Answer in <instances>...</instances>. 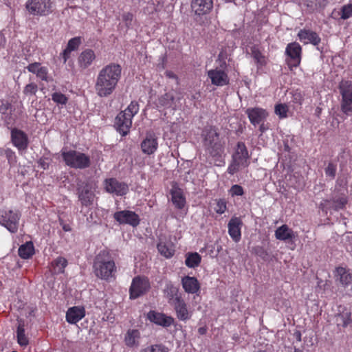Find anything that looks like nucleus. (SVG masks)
<instances>
[{"label":"nucleus","mask_w":352,"mask_h":352,"mask_svg":"<svg viewBox=\"0 0 352 352\" xmlns=\"http://www.w3.org/2000/svg\"><path fill=\"white\" fill-rule=\"evenodd\" d=\"M12 107V105L10 103L6 102H2L1 105L0 106V113L2 114H7L8 110H10Z\"/></svg>","instance_id":"obj_57"},{"label":"nucleus","mask_w":352,"mask_h":352,"mask_svg":"<svg viewBox=\"0 0 352 352\" xmlns=\"http://www.w3.org/2000/svg\"><path fill=\"white\" fill-rule=\"evenodd\" d=\"M55 273L60 274L64 272L65 267L67 265V261L63 257H58L52 263Z\"/></svg>","instance_id":"obj_40"},{"label":"nucleus","mask_w":352,"mask_h":352,"mask_svg":"<svg viewBox=\"0 0 352 352\" xmlns=\"http://www.w3.org/2000/svg\"><path fill=\"white\" fill-rule=\"evenodd\" d=\"M24 322L22 320H18V326L16 329L17 342L21 346L28 344V339L25 334Z\"/></svg>","instance_id":"obj_36"},{"label":"nucleus","mask_w":352,"mask_h":352,"mask_svg":"<svg viewBox=\"0 0 352 352\" xmlns=\"http://www.w3.org/2000/svg\"><path fill=\"white\" fill-rule=\"evenodd\" d=\"M113 218L120 224H129L133 227L140 223V218L135 212L121 210L114 213Z\"/></svg>","instance_id":"obj_13"},{"label":"nucleus","mask_w":352,"mask_h":352,"mask_svg":"<svg viewBox=\"0 0 352 352\" xmlns=\"http://www.w3.org/2000/svg\"><path fill=\"white\" fill-rule=\"evenodd\" d=\"M191 8L195 14L204 15L209 13L213 8V1L212 0H192Z\"/></svg>","instance_id":"obj_19"},{"label":"nucleus","mask_w":352,"mask_h":352,"mask_svg":"<svg viewBox=\"0 0 352 352\" xmlns=\"http://www.w3.org/2000/svg\"><path fill=\"white\" fill-rule=\"evenodd\" d=\"M182 285L184 291L188 294H195L200 289V285L195 277L184 276L182 279Z\"/></svg>","instance_id":"obj_29"},{"label":"nucleus","mask_w":352,"mask_h":352,"mask_svg":"<svg viewBox=\"0 0 352 352\" xmlns=\"http://www.w3.org/2000/svg\"><path fill=\"white\" fill-rule=\"evenodd\" d=\"M34 245L32 242H27L21 245L19 248L18 253L21 258L27 259L30 258L34 254Z\"/></svg>","instance_id":"obj_37"},{"label":"nucleus","mask_w":352,"mask_h":352,"mask_svg":"<svg viewBox=\"0 0 352 352\" xmlns=\"http://www.w3.org/2000/svg\"><path fill=\"white\" fill-rule=\"evenodd\" d=\"M240 167H242L241 165L232 160V163L228 166V173L230 175H234L239 171Z\"/></svg>","instance_id":"obj_52"},{"label":"nucleus","mask_w":352,"mask_h":352,"mask_svg":"<svg viewBox=\"0 0 352 352\" xmlns=\"http://www.w3.org/2000/svg\"><path fill=\"white\" fill-rule=\"evenodd\" d=\"M243 222L239 217H232L228 224V233L230 237L235 242H238L241 239V228Z\"/></svg>","instance_id":"obj_22"},{"label":"nucleus","mask_w":352,"mask_h":352,"mask_svg":"<svg viewBox=\"0 0 352 352\" xmlns=\"http://www.w3.org/2000/svg\"><path fill=\"white\" fill-rule=\"evenodd\" d=\"M96 58L94 52L91 49H87L82 52L78 56V63L81 69H87Z\"/></svg>","instance_id":"obj_30"},{"label":"nucleus","mask_w":352,"mask_h":352,"mask_svg":"<svg viewBox=\"0 0 352 352\" xmlns=\"http://www.w3.org/2000/svg\"><path fill=\"white\" fill-rule=\"evenodd\" d=\"M230 193L232 196H241L243 195L244 192L243 188L237 184L232 186L230 189Z\"/></svg>","instance_id":"obj_50"},{"label":"nucleus","mask_w":352,"mask_h":352,"mask_svg":"<svg viewBox=\"0 0 352 352\" xmlns=\"http://www.w3.org/2000/svg\"><path fill=\"white\" fill-rule=\"evenodd\" d=\"M157 138L154 133H148L141 143L142 151L147 155L153 154L157 148Z\"/></svg>","instance_id":"obj_23"},{"label":"nucleus","mask_w":352,"mask_h":352,"mask_svg":"<svg viewBox=\"0 0 352 352\" xmlns=\"http://www.w3.org/2000/svg\"><path fill=\"white\" fill-rule=\"evenodd\" d=\"M52 99L57 104H65L67 102V98L60 92H55L52 95Z\"/></svg>","instance_id":"obj_45"},{"label":"nucleus","mask_w":352,"mask_h":352,"mask_svg":"<svg viewBox=\"0 0 352 352\" xmlns=\"http://www.w3.org/2000/svg\"><path fill=\"white\" fill-rule=\"evenodd\" d=\"M140 333L137 329H129L125 334L124 342L127 346L134 347L140 344Z\"/></svg>","instance_id":"obj_32"},{"label":"nucleus","mask_w":352,"mask_h":352,"mask_svg":"<svg viewBox=\"0 0 352 352\" xmlns=\"http://www.w3.org/2000/svg\"><path fill=\"white\" fill-rule=\"evenodd\" d=\"M150 288L148 280L139 276L133 279L129 289L130 298L135 299L146 293Z\"/></svg>","instance_id":"obj_11"},{"label":"nucleus","mask_w":352,"mask_h":352,"mask_svg":"<svg viewBox=\"0 0 352 352\" xmlns=\"http://www.w3.org/2000/svg\"><path fill=\"white\" fill-rule=\"evenodd\" d=\"M208 76L211 79L212 84L216 86H224L229 84L227 74L221 69H211L208 72Z\"/></svg>","instance_id":"obj_21"},{"label":"nucleus","mask_w":352,"mask_h":352,"mask_svg":"<svg viewBox=\"0 0 352 352\" xmlns=\"http://www.w3.org/2000/svg\"><path fill=\"white\" fill-rule=\"evenodd\" d=\"M287 106L283 104H279L275 107V113L280 116L281 118L287 116Z\"/></svg>","instance_id":"obj_49"},{"label":"nucleus","mask_w":352,"mask_h":352,"mask_svg":"<svg viewBox=\"0 0 352 352\" xmlns=\"http://www.w3.org/2000/svg\"><path fill=\"white\" fill-rule=\"evenodd\" d=\"M201 261V256L197 252H188L186 254L185 264L190 268L198 267Z\"/></svg>","instance_id":"obj_35"},{"label":"nucleus","mask_w":352,"mask_h":352,"mask_svg":"<svg viewBox=\"0 0 352 352\" xmlns=\"http://www.w3.org/2000/svg\"><path fill=\"white\" fill-rule=\"evenodd\" d=\"M85 316V310L82 307H73L66 313V320L70 324H76Z\"/></svg>","instance_id":"obj_27"},{"label":"nucleus","mask_w":352,"mask_h":352,"mask_svg":"<svg viewBox=\"0 0 352 352\" xmlns=\"http://www.w3.org/2000/svg\"><path fill=\"white\" fill-rule=\"evenodd\" d=\"M157 250L162 255L166 258H170L175 252L174 246L170 241H160L157 244Z\"/></svg>","instance_id":"obj_34"},{"label":"nucleus","mask_w":352,"mask_h":352,"mask_svg":"<svg viewBox=\"0 0 352 352\" xmlns=\"http://www.w3.org/2000/svg\"><path fill=\"white\" fill-rule=\"evenodd\" d=\"M157 107L172 108L175 109V97L173 90L165 93L158 98L156 103Z\"/></svg>","instance_id":"obj_28"},{"label":"nucleus","mask_w":352,"mask_h":352,"mask_svg":"<svg viewBox=\"0 0 352 352\" xmlns=\"http://www.w3.org/2000/svg\"><path fill=\"white\" fill-rule=\"evenodd\" d=\"M250 51L251 55L256 60V62L262 65L264 62V56H263L259 49L256 46L254 45L251 47Z\"/></svg>","instance_id":"obj_43"},{"label":"nucleus","mask_w":352,"mask_h":352,"mask_svg":"<svg viewBox=\"0 0 352 352\" xmlns=\"http://www.w3.org/2000/svg\"><path fill=\"white\" fill-rule=\"evenodd\" d=\"M337 166L333 162H329L327 166L324 168V173L326 176L329 177L331 179H333L336 175Z\"/></svg>","instance_id":"obj_44"},{"label":"nucleus","mask_w":352,"mask_h":352,"mask_svg":"<svg viewBox=\"0 0 352 352\" xmlns=\"http://www.w3.org/2000/svg\"><path fill=\"white\" fill-rule=\"evenodd\" d=\"M139 111V104L135 101H132L130 104L127 107V108L122 111L124 113H126V115L128 116L131 120L133 116L138 113Z\"/></svg>","instance_id":"obj_41"},{"label":"nucleus","mask_w":352,"mask_h":352,"mask_svg":"<svg viewBox=\"0 0 352 352\" xmlns=\"http://www.w3.org/2000/svg\"><path fill=\"white\" fill-rule=\"evenodd\" d=\"M38 166L44 170L48 169L50 166V162L47 158H41L38 161Z\"/></svg>","instance_id":"obj_59"},{"label":"nucleus","mask_w":352,"mask_h":352,"mask_svg":"<svg viewBox=\"0 0 352 352\" xmlns=\"http://www.w3.org/2000/svg\"><path fill=\"white\" fill-rule=\"evenodd\" d=\"M275 236L278 240L285 241L294 238V234L293 230L290 229L287 225L284 224L276 230Z\"/></svg>","instance_id":"obj_33"},{"label":"nucleus","mask_w":352,"mask_h":352,"mask_svg":"<svg viewBox=\"0 0 352 352\" xmlns=\"http://www.w3.org/2000/svg\"><path fill=\"white\" fill-rule=\"evenodd\" d=\"M140 352H168V349L162 344H156L143 349Z\"/></svg>","instance_id":"obj_42"},{"label":"nucleus","mask_w":352,"mask_h":352,"mask_svg":"<svg viewBox=\"0 0 352 352\" xmlns=\"http://www.w3.org/2000/svg\"><path fill=\"white\" fill-rule=\"evenodd\" d=\"M72 52V51L71 50L66 47V48L60 54V56L63 58L64 63H65L68 58L70 57V54Z\"/></svg>","instance_id":"obj_56"},{"label":"nucleus","mask_w":352,"mask_h":352,"mask_svg":"<svg viewBox=\"0 0 352 352\" xmlns=\"http://www.w3.org/2000/svg\"><path fill=\"white\" fill-rule=\"evenodd\" d=\"M203 144L206 153L214 160L216 165L223 162L224 146L219 138L218 129L211 125L206 126L201 132Z\"/></svg>","instance_id":"obj_2"},{"label":"nucleus","mask_w":352,"mask_h":352,"mask_svg":"<svg viewBox=\"0 0 352 352\" xmlns=\"http://www.w3.org/2000/svg\"><path fill=\"white\" fill-rule=\"evenodd\" d=\"M122 20L125 23L127 27H129L133 21V15L131 12H124L123 13L122 16Z\"/></svg>","instance_id":"obj_54"},{"label":"nucleus","mask_w":352,"mask_h":352,"mask_svg":"<svg viewBox=\"0 0 352 352\" xmlns=\"http://www.w3.org/2000/svg\"><path fill=\"white\" fill-rule=\"evenodd\" d=\"M198 332L201 335H204L206 333V329L205 327H199L198 329Z\"/></svg>","instance_id":"obj_61"},{"label":"nucleus","mask_w":352,"mask_h":352,"mask_svg":"<svg viewBox=\"0 0 352 352\" xmlns=\"http://www.w3.org/2000/svg\"><path fill=\"white\" fill-rule=\"evenodd\" d=\"M175 311L176 316L179 320L186 321L191 318V312L188 311L187 304L182 298L171 305Z\"/></svg>","instance_id":"obj_20"},{"label":"nucleus","mask_w":352,"mask_h":352,"mask_svg":"<svg viewBox=\"0 0 352 352\" xmlns=\"http://www.w3.org/2000/svg\"><path fill=\"white\" fill-rule=\"evenodd\" d=\"M294 336L297 340V341L300 342L301 341V333L299 331H296L294 333Z\"/></svg>","instance_id":"obj_60"},{"label":"nucleus","mask_w":352,"mask_h":352,"mask_svg":"<svg viewBox=\"0 0 352 352\" xmlns=\"http://www.w3.org/2000/svg\"><path fill=\"white\" fill-rule=\"evenodd\" d=\"M93 267L95 275L103 280H109L116 272L115 262L106 259L100 254L96 257Z\"/></svg>","instance_id":"obj_3"},{"label":"nucleus","mask_w":352,"mask_h":352,"mask_svg":"<svg viewBox=\"0 0 352 352\" xmlns=\"http://www.w3.org/2000/svg\"><path fill=\"white\" fill-rule=\"evenodd\" d=\"M21 213L17 210H3L0 214V223L10 232L15 233L18 230Z\"/></svg>","instance_id":"obj_7"},{"label":"nucleus","mask_w":352,"mask_h":352,"mask_svg":"<svg viewBox=\"0 0 352 352\" xmlns=\"http://www.w3.org/2000/svg\"><path fill=\"white\" fill-rule=\"evenodd\" d=\"M41 67H41V63L36 62L28 65L25 68L30 72L36 74L39 69H41Z\"/></svg>","instance_id":"obj_53"},{"label":"nucleus","mask_w":352,"mask_h":352,"mask_svg":"<svg viewBox=\"0 0 352 352\" xmlns=\"http://www.w3.org/2000/svg\"><path fill=\"white\" fill-rule=\"evenodd\" d=\"M147 318L151 322L163 327H168L174 322L172 316H168L163 313L151 310L147 314Z\"/></svg>","instance_id":"obj_14"},{"label":"nucleus","mask_w":352,"mask_h":352,"mask_svg":"<svg viewBox=\"0 0 352 352\" xmlns=\"http://www.w3.org/2000/svg\"><path fill=\"white\" fill-rule=\"evenodd\" d=\"M303 100V97L300 92L296 91L293 94V102L300 105Z\"/></svg>","instance_id":"obj_58"},{"label":"nucleus","mask_w":352,"mask_h":352,"mask_svg":"<svg viewBox=\"0 0 352 352\" xmlns=\"http://www.w3.org/2000/svg\"><path fill=\"white\" fill-rule=\"evenodd\" d=\"M347 203V197L343 193H339L333 195L330 199L325 200L321 206H322V210L333 209L338 211L344 209Z\"/></svg>","instance_id":"obj_12"},{"label":"nucleus","mask_w":352,"mask_h":352,"mask_svg":"<svg viewBox=\"0 0 352 352\" xmlns=\"http://www.w3.org/2000/svg\"><path fill=\"white\" fill-rule=\"evenodd\" d=\"M301 53L302 47L299 43L293 42L287 45L285 54L289 58L287 61L289 67H296L300 65L301 60Z\"/></svg>","instance_id":"obj_9"},{"label":"nucleus","mask_w":352,"mask_h":352,"mask_svg":"<svg viewBox=\"0 0 352 352\" xmlns=\"http://www.w3.org/2000/svg\"><path fill=\"white\" fill-rule=\"evenodd\" d=\"M122 76V67L119 64L110 63L101 69L95 83L96 94L107 98L115 91Z\"/></svg>","instance_id":"obj_1"},{"label":"nucleus","mask_w":352,"mask_h":352,"mask_svg":"<svg viewBox=\"0 0 352 352\" xmlns=\"http://www.w3.org/2000/svg\"><path fill=\"white\" fill-rule=\"evenodd\" d=\"M337 276L342 285L346 286L351 283V274L344 267H340L337 268Z\"/></svg>","instance_id":"obj_38"},{"label":"nucleus","mask_w":352,"mask_h":352,"mask_svg":"<svg viewBox=\"0 0 352 352\" xmlns=\"http://www.w3.org/2000/svg\"><path fill=\"white\" fill-rule=\"evenodd\" d=\"M81 44V38L80 36H76L71 38L68 43L67 47L71 50L72 51H75L78 50L80 45Z\"/></svg>","instance_id":"obj_46"},{"label":"nucleus","mask_w":352,"mask_h":352,"mask_svg":"<svg viewBox=\"0 0 352 352\" xmlns=\"http://www.w3.org/2000/svg\"><path fill=\"white\" fill-rule=\"evenodd\" d=\"M77 195L82 206L89 207L93 205L95 194L88 183L82 182L78 184Z\"/></svg>","instance_id":"obj_8"},{"label":"nucleus","mask_w":352,"mask_h":352,"mask_svg":"<svg viewBox=\"0 0 352 352\" xmlns=\"http://www.w3.org/2000/svg\"><path fill=\"white\" fill-rule=\"evenodd\" d=\"M252 253L260 257L264 261H270L271 258V255L268 251L262 246L257 245L253 247L252 249Z\"/></svg>","instance_id":"obj_39"},{"label":"nucleus","mask_w":352,"mask_h":352,"mask_svg":"<svg viewBox=\"0 0 352 352\" xmlns=\"http://www.w3.org/2000/svg\"><path fill=\"white\" fill-rule=\"evenodd\" d=\"M54 8V0H28L25 3L28 13L33 16H47L53 12Z\"/></svg>","instance_id":"obj_5"},{"label":"nucleus","mask_w":352,"mask_h":352,"mask_svg":"<svg viewBox=\"0 0 352 352\" xmlns=\"http://www.w3.org/2000/svg\"><path fill=\"white\" fill-rule=\"evenodd\" d=\"M105 190L117 196L126 195L129 191L128 185L122 182H119L116 178L106 179L104 182Z\"/></svg>","instance_id":"obj_10"},{"label":"nucleus","mask_w":352,"mask_h":352,"mask_svg":"<svg viewBox=\"0 0 352 352\" xmlns=\"http://www.w3.org/2000/svg\"><path fill=\"white\" fill-rule=\"evenodd\" d=\"M166 75L169 78H175V75L173 72H166Z\"/></svg>","instance_id":"obj_64"},{"label":"nucleus","mask_w":352,"mask_h":352,"mask_svg":"<svg viewBox=\"0 0 352 352\" xmlns=\"http://www.w3.org/2000/svg\"><path fill=\"white\" fill-rule=\"evenodd\" d=\"M117 131L122 135H126L132 125V120L128 118L126 113L121 111L115 119L114 124Z\"/></svg>","instance_id":"obj_15"},{"label":"nucleus","mask_w":352,"mask_h":352,"mask_svg":"<svg viewBox=\"0 0 352 352\" xmlns=\"http://www.w3.org/2000/svg\"><path fill=\"white\" fill-rule=\"evenodd\" d=\"M164 294L170 305L176 302L177 299L182 298V294L179 292V288L175 286L170 281L166 283L164 289Z\"/></svg>","instance_id":"obj_26"},{"label":"nucleus","mask_w":352,"mask_h":352,"mask_svg":"<svg viewBox=\"0 0 352 352\" xmlns=\"http://www.w3.org/2000/svg\"><path fill=\"white\" fill-rule=\"evenodd\" d=\"M226 210V203L223 199H219L217 204L215 211L218 214H223Z\"/></svg>","instance_id":"obj_51"},{"label":"nucleus","mask_w":352,"mask_h":352,"mask_svg":"<svg viewBox=\"0 0 352 352\" xmlns=\"http://www.w3.org/2000/svg\"><path fill=\"white\" fill-rule=\"evenodd\" d=\"M38 90V86L34 82L28 84L23 89V94L26 96L35 95Z\"/></svg>","instance_id":"obj_48"},{"label":"nucleus","mask_w":352,"mask_h":352,"mask_svg":"<svg viewBox=\"0 0 352 352\" xmlns=\"http://www.w3.org/2000/svg\"><path fill=\"white\" fill-rule=\"evenodd\" d=\"M63 230H65L66 232H68V231L71 230L70 226L69 225H67V224H64L63 226Z\"/></svg>","instance_id":"obj_63"},{"label":"nucleus","mask_w":352,"mask_h":352,"mask_svg":"<svg viewBox=\"0 0 352 352\" xmlns=\"http://www.w3.org/2000/svg\"><path fill=\"white\" fill-rule=\"evenodd\" d=\"M245 113L250 122L254 126L263 122L268 116L267 112L265 109L258 107L248 108Z\"/></svg>","instance_id":"obj_18"},{"label":"nucleus","mask_w":352,"mask_h":352,"mask_svg":"<svg viewBox=\"0 0 352 352\" xmlns=\"http://www.w3.org/2000/svg\"><path fill=\"white\" fill-rule=\"evenodd\" d=\"M284 151H287V152H288V153H290V151H291V148H290V147L289 146V145H288V143H287V142H285V143H284Z\"/></svg>","instance_id":"obj_62"},{"label":"nucleus","mask_w":352,"mask_h":352,"mask_svg":"<svg viewBox=\"0 0 352 352\" xmlns=\"http://www.w3.org/2000/svg\"><path fill=\"white\" fill-rule=\"evenodd\" d=\"M248 151L245 144L241 142H238L236 151L232 155V160L241 165L242 167H246L248 166Z\"/></svg>","instance_id":"obj_17"},{"label":"nucleus","mask_w":352,"mask_h":352,"mask_svg":"<svg viewBox=\"0 0 352 352\" xmlns=\"http://www.w3.org/2000/svg\"><path fill=\"white\" fill-rule=\"evenodd\" d=\"M11 140L13 144L20 151L27 149L28 146V135L23 131L14 128L11 130Z\"/></svg>","instance_id":"obj_16"},{"label":"nucleus","mask_w":352,"mask_h":352,"mask_svg":"<svg viewBox=\"0 0 352 352\" xmlns=\"http://www.w3.org/2000/svg\"><path fill=\"white\" fill-rule=\"evenodd\" d=\"M341 95L340 109L346 116L352 115V81L342 80L338 85Z\"/></svg>","instance_id":"obj_6"},{"label":"nucleus","mask_w":352,"mask_h":352,"mask_svg":"<svg viewBox=\"0 0 352 352\" xmlns=\"http://www.w3.org/2000/svg\"><path fill=\"white\" fill-rule=\"evenodd\" d=\"M61 155L65 164L74 168L85 169L91 165L89 156L77 151L63 152Z\"/></svg>","instance_id":"obj_4"},{"label":"nucleus","mask_w":352,"mask_h":352,"mask_svg":"<svg viewBox=\"0 0 352 352\" xmlns=\"http://www.w3.org/2000/svg\"><path fill=\"white\" fill-rule=\"evenodd\" d=\"M298 36L299 37L300 41L304 44L311 43L316 46L321 41L318 34L309 30H300L298 34Z\"/></svg>","instance_id":"obj_24"},{"label":"nucleus","mask_w":352,"mask_h":352,"mask_svg":"<svg viewBox=\"0 0 352 352\" xmlns=\"http://www.w3.org/2000/svg\"><path fill=\"white\" fill-rule=\"evenodd\" d=\"M36 75L42 80L48 81L47 69L46 67H42L41 69H39L38 72Z\"/></svg>","instance_id":"obj_55"},{"label":"nucleus","mask_w":352,"mask_h":352,"mask_svg":"<svg viewBox=\"0 0 352 352\" xmlns=\"http://www.w3.org/2000/svg\"><path fill=\"white\" fill-rule=\"evenodd\" d=\"M335 322L339 329L341 327L346 328L349 326L351 327L352 318L351 312L345 309L337 314L335 316Z\"/></svg>","instance_id":"obj_31"},{"label":"nucleus","mask_w":352,"mask_h":352,"mask_svg":"<svg viewBox=\"0 0 352 352\" xmlns=\"http://www.w3.org/2000/svg\"><path fill=\"white\" fill-rule=\"evenodd\" d=\"M171 200L175 206L178 209H182L186 204V199L183 195L182 190L174 184L170 189Z\"/></svg>","instance_id":"obj_25"},{"label":"nucleus","mask_w":352,"mask_h":352,"mask_svg":"<svg viewBox=\"0 0 352 352\" xmlns=\"http://www.w3.org/2000/svg\"><path fill=\"white\" fill-rule=\"evenodd\" d=\"M352 16V4L344 6L341 9V19H347Z\"/></svg>","instance_id":"obj_47"}]
</instances>
